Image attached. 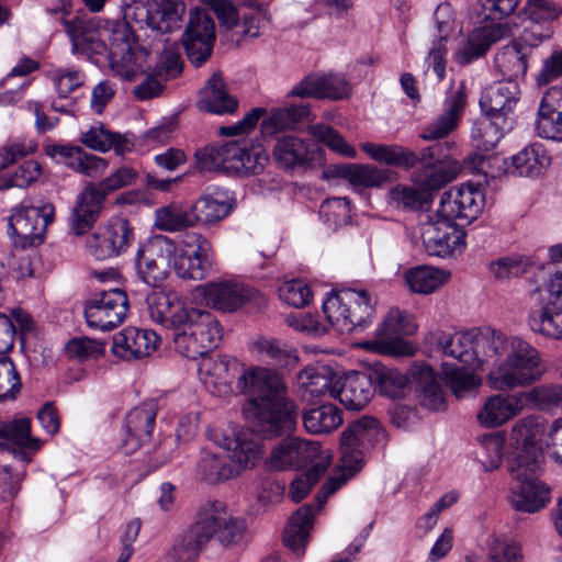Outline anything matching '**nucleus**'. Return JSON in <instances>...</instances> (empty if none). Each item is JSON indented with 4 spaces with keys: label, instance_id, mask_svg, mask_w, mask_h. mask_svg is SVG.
<instances>
[{
    "label": "nucleus",
    "instance_id": "5fc2aeb1",
    "mask_svg": "<svg viewBox=\"0 0 562 562\" xmlns=\"http://www.w3.org/2000/svg\"><path fill=\"white\" fill-rule=\"evenodd\" d=\"M80 142L88 148L101 153L114 149L115 153L123 154L127 148L126 138L120 133L112 132L102 123H95L82 132Z\"/></svg>",
    "mask_w": 562,
    "mask_h": 562
},
{
    "label": "nucleus",
    "instance_id": "c756f323",
    "mask_svg": "<svg viewBox=\"0 0 562 562\" xmlns=\"http://www.w3.org/2000/svg\"><path fill=\"white\" fill-rule=\"evenodd\" d=\"M108 194L100 182L98 184L89 183L82 190L78 195L70 220V228L75 235H81L92 226Z\"/></svg>",
    "mask_w": 562,
    "mask_h": 562
},
{
    "label": "nucleus",
    "instance_id": "680f3d73",
    "mask_svg": "<svg viewBox=\"0 0 562 562\" xmlns=\"http://www.w3.org/2000/svg\"><path fill=\"white\" fill-rule=\"evenodd\" d=\"M525 404L532 403L539 409L562 407V385L542 384L521 392Z\"/></svg>",
    "mask_w": 562,
    "mask_h": 562
},
{
    "label": "nucleus",
    "instance_id": "4d7b16f0",
    "mask_svg": "<svg viewBox=\"0 0 562 562\" xmlns=\"http://www.w3.org/2000/svg\"><path fill=\"white\" fill-rule=\"evenodd\" d=\"M310 108L306 103L289 104L272 110L261 123L262 133L274 135L283 130L292 128L297 122L307 119Z\"/></svg>",
    "mask_w": 562,
    "mask_h": 562
},
{
    "label": "nucleus",
    "instance_id": "f03ea898",
    "mask_svg": "<svg viewBox=\"0 0 562 562\" xmlns=\"http://www.w3.org/2000/svg\"><path fill=\"white\" fill-rule=\"evenodd\" d=\"M237 386L250 396L244 414L252 432L273 438L295 428L296 405L288 396L286 384L277 370L257 366L244 368Z\"/></svg>",
    "mask_w": 562,
    "mask_h": 562
},
{
    "label": "nucleus",
    "instance_id": "69168bd1",
    "mask_svg": "<svg viewBox=\"0 0 562 562\" xmlns=\"http://www.w3.org/2000/svg\"><path fill=\"white\" fill-rule=\"evenodd\" d=\"M319 215L330 229L346 225L350 220V206L347 198H334L322 203Z\"/></svg>",
    "mask_w": 562,
    "mask_h": 562
},
{
    "label": "nucleus",
    "instance_id": "9d476101",
    "mask_svg": "<svg viewBox=\"0 0 562 562\" xmlns=\"http://www.w3.org/2000/svg\"><path fill=\"white\" fill-rule=\"evenodd\" d=\"M55 207L45 203L41 206L20 205L9 217V235L15 246L34 247L43 243L47 226L54 221Z\"/></svg>",
    "mask_w": 562,
    "mask_h": 562
},
{
    "label": "nucleus",
    "instance_id": "7ed1b4c3",
    "mask_svg": "<svg viewBox=\"0 0 562 562\" xmlns=\"http://www.w3.org/2000/svg\"><path fill=\"white\" fill-rule=\"evenodd\" d=\"M146 303L150 319L172 330L175 348L183 357L202 358L217 346L221 326L211 313L186 306L175 293L151 292Z\"/></svg>",
    "mask_w": 562,
    "mask_h": 562
},
{
    "label": "nucleus",
    "instance_id": "37998d69",
    "mask_svg": "<svg viewBox=\"0 0 562 562\" xmlns=\"http://www.w3.org/2000/svg\"><path fill=\"white\" fill-rule=\"evenodd\" d=\"M252 350L259 358L277 368L292 369L299 362L296 349L277 338H260L252 345Z\"/></svg>",
    "mask_w": 562,
    "mask_h": 562
},
{
    "label": "nucleus",
    "instance_id": "20e7f679",
    "mask_svg": "<svg viewBox=\"0 0 562 562\" xmlns=\"http://www.w3.org/2000/svg\"><path fill=\"white\" fill-rule=\"evenodd\" d=\"M217 445L228 452L236 465L224 462L216 452L203 449L196 471L209 483L234 477L239 470L252 467L261 454L260 442L246 432H234L233 437L223 434Z\"/></svg>",
    "mask_w": 562,
    "mask_h": 562
},
{
    "label": "nucleus",
    "instance_id": "c9c22d12",
    "mask_svg": "<svg viewBox=\"0 0 562 562\" xmlns=\"http://www.w3.org/2000/svg\"><path fill=\"white\" fill-rule=\"evenodd\" d=\"M196 106L200 111L223 115L234 113L238 101L227 92L221 72H214L200 90Z\"/></svg>",
    "mask_w": 562,
    "mask_h": 562
},
{
    "label": "nucleus",
    "instance_id": "473e14b6",
    "mask_svg": "<svg viewBox=\"0 0 562 562\" xmlns=\"http://www.w3.org/2000/svg\"><path fill=\"white\" fill-rule=\"evenodd\" d=\"M272 156L284 169L310 166L317 156L315 144L295 136L279 137L274 144Z\"/></svg>",
    "mask_w": 562,
    "mask_h": 562
},
{
    "label": "nucleus",
    "instance_id": "aec40b11",
    "mask_svg": "<svg viewBox=\"0 0 562 562\" xmlns=\"http://www.w3.org/2000/svg\"><path fill=\"white\" fill-rule=\"evenodd\" d=\"M476 329L454 334L436 330L426 336V341L430 346H435L443 355L458 360L464 367L471 369L482 368L484 363L481 352L476 347Z\"/></svg>",
    "mask_w": 562,
    "mask_h": 562
},
{
    "label": "nucleus",
    "instance_id": "f3484780",
    "mask_svg": "<svg viewBox=\"0 0 562 562\" xmlns=\"http://www.w3.org/2000/svg\"><path fill=\"white\" fill-rule=\"evenodd\" d=\"M127 308L125 292L121 289H111L103 291L86 305L85 316L89 327L106 331L123 323Z\"/></svg>",
    "mask_w": 562,
    "mask_h": 562
},
{
    "label": "nucleus",
    "instance_id": "f257e3e1",
    "mask_svg": "<svg viewBox=\"0 0 562 562\" xmlns=\"http://www.w3.org/2000/svg\"><path fill=\"white\" fill-rule=\"evenodd\" d=\"M72 52L85 55L106 54L112 70L124 80L132 81L147 67L148 52L136 45L133 21H112L102 25L95 18L78 14L63 18Z\"/></svg>",
    "mask_w": 562,
    "mask_h": 562
},
{
    "label": "nucleus",
    "instance_id": "b1692460",
    "mask_svg": "<svg viewBox=\"0 0 562 562\" xmlns=\"http://www.w3.org/2000/svg\"><path fill=\"white\" fill-rule=\"evenodd\" d=\"M524 407L521 392L493 394L485 398L476 419L482 427L497 428L518 416Z\"/></svg>",
    "mask_w": 562,
    "mask_h": 562
},
{
    "label": "nucleus",
    "instance_id": "39448f33",
    "mask_svg": "<svg viewBox=\"0 0 562 562\" xmlns=\"http://www.w3.org/2000/svg\"><path fill=\"white\" fill-rule=\"evenodd\" d=\"M519 97L518 81L506 79L494 82L482 92L480 106L491 120L477 122L471 130L477 149L488 151L497 145L503 133L499 132L497 122L492 120L501 116L505 119L517 104Z\"/></svg>",
    "mask_w": 562,
    "mask_h": 562
},
{
    "label": "nucleus",
    "instance_id": "774afa93",
    "mask_svg": "<svg viewBox=\"0 0 562 562\" xmlns=\"http://www.w3.org/2000/svg\"><path fill=\"white\" fill-rule=\"evenodd\" d=\"M49 78L59 98H67L85 82V74L75 68H58L50 72Z\"/></svg>",
    "mask_w": 562,
    "mask_h": 562
},
{
    "label": "nucleus",
    "instance_id": "338daca9",
    "mask_svg": "<svg viewBox=\"0 0 562 562\" xmlns=\"http://www.w3.org/2000/svg\"><path fill=\"white\" fill-rule=\"evenodd\" d=\"M311 135L330 149L350 158L357 156V150L333 127L325 124H315L308 128Z\"/></svg>",
    "mask_w": 562,
    "mask_h": 562
},
{
    "label": "nucleus",
    "instance_id": "0e129e2a",
    "mask_svg": "<svg viewBox=\"0 0 562 562\" xmlns=\"http://www.w3.org/2000/svg\"><path fill=\"white\" fill-rule=\"evenodd\" d=\"M510 346L512 338L507 339L501 331L492 330L486 335H482L477 331L476 347L484 362L487 359L498 358L501 356L507 357Z\"/></svg>",
    "mask_w": 562,
    "mask_h": 562
},
{
    "label": "nucleus",
    "instance_id": "052dcab7",
    "mask_svg": "<svg viewBox=\"0 0 562 562\" xmlns=\"http://www.w3.org/2000/svg\"><path fill=\"white\" fill-rule=\"evenodd\" d=\"M0 438L22 448L32 450L40 448L38 439L31 436V420L26 417L0 424Z\"/></svg>",
    "mask_w": 562,
    "mask_h": 562
},
{
    "label": "nucleus",
    "instance_id": "e433bc0d",
    "mask_svg": "<svg viewBox=\"0 0 562 562\" xmlns=\"http://www.w3.org/2000/svg\"><path fill=\"white\" fill-rule=\"evenodd\" d=\"M199 520L173 540L166 553L167 562H196L210 541V533Z\"/></svg>",
    "mask_w": 562,
    "mask_h": 562
},
{
    "label": "nucleus",
    "instance_id": "a18cd8bd",
    "mask_svg": "<svg viewBox=\"0 0 562 562\" xmlns=\"http://www.w3.org/2000/svg\"><path fill=\"white\" fill-rule=\"evenodd\" d=\"M517 451L508 461L510 475L518 483L539 481L538 474L541 470V452L536 443H529L516 449Z\"/></svg>",
    "mask_w": 562,
    "mask_h": 562
},
{
    "label": "nucleus",
    "instance_id": "a211bd4d",
    "mask_svg": "<svg viewBox=\"0 0 562 562\" xmlns=\"http://www.w3.org/2000/svg\"><path fill=\"white\" fill-rule=\"evenodd\" d=\"M215 42L213 19L202 9L190 13L188 26L182 35V44L191 64L199 67L211 56Z\"/></svg>",
    "mask_w": 562,
    "mask_h": 562
},
{
    "label": "nucleus",
    "instance_id": "bf43d9fd",
    "mask_svg": "<svg viewBox=\"0 0 562 562\" xmlns=\"http://www.w3.org/2000/svg\"><path fill=\"white\" fill-rule=\"evenodd\" d=\"M369 373L372 384L389 397L401 396L409 383V376L395 368L376 366Z\"/></svg>",
    "mask_w": 562,
    "mask_h": 562
},
{
    "label": "nucleus",
    "instance_id": "3c124183",
    "mask_svg": "<svg viewBox=\"0 0 562 562\" xmlns=\"http://www.w3.org/2000/svg\"><path fill=\"white\" fill-rule=\"evenodd\" d=\"M302 422L308 434L325 435L330 434L342 424V416L337 406L323 404L305 411Z\"/></svg>",
    "mask_w": 562,
    "mask_h": 562
},
{
    "label": "nucleus",
    "instance_id": "49530a36",
    "mask_svg": "<svg viewBox=\"0 0 562 562\" xmlns=\"http://www.w3.org/2000/svg\"><path fill=\"white\" fill-rule=\"evenodd\" d=\"M339 378H337L328 367L306 368L299 374L301 385L305 392L312 397L317 398L321 396L329 395L336 398L337 385H339Z\"/></svg>",
    "mask_w": 562,
    "mask_h": 562
},
{
    "label": "nucleus",
    "instance_id": "2f4dec72",
    "mask_svg": "<svg viewBox=\"0 0 562 562\" xmlns=\"http://www.w3.org/2000/svg\"><path fill=\"white\" fill-rule=\"evenodd\" d=\"M536 132L541 138L562 142V89L550 88L542 97Z\"/></svg>",
    "mask_w": 562,
    "mask_h": 562
},
{
    "label": "nucleus",
    "instance_id": "412c9836",
    "mask_svg": "<svg viewBox=\"0 0 562 562\" xmlns=\"http://www.w3.org/2000/svg\"><path fill=\"white\" fill-rule=\"evenodd\" d=\"M422 239L426 251L431 256L447 257L464 244V232L451 218L439 216L422 228Z\"/></svg>",
    "mask_w": 562,
    "mask_h": 562
},
{
    "label": "nucleus",
    "instance_id": "f704fd0d",
    "mask_svg": "<svg viewBox=\"0 0 562 562\" xmlns=\"http://www.w3.org/2000/svg\"><path fill=\"white\" fill-rule=\"evenodd\" d=\"M336 398L350 411L366 407L373 395V384L370 373L351 372L339 378Z\"/></svg>",
    "mask_w": 562,
    "mask_h": 562
},
{
    "label": "nucleus",
    "instance_id": "72a5a7b5",
    "mask_svg": "<svg viewBox=\"0 0 562 562\" xmlns=\"http://www.w3.org/2000/svg\"><path fill=\"white\" fill-rule=\"evenodd\" d=\"M156 411V404L149 402L133 408L127 414L125 423L127 436L123 442L125 453L136 451L143 442L150 439L155 426Z\"/></svg>",
    "mask_w": 562,
    "mask_h": 562
},
{
    "label": "nucleus",
    "instance_id": "0eeeda50",
    "mask_svg": "<svg viewBox=\"0 0 562 562\" xmlns=\"http://www.w3.org/2000/svg\"><path fill=\"white\" fill-rule=\"evenodd\" d=\"M323 312L337 331L349 334L371 323L374 304L366 291L346 289L328 295L323 302Z\"/></svg>",
    "mask_w": 562,
    "mask_h": 562
},
{
    "label": "nucleus",
    "instance_id": "2eb2a0df",
    "mask_svg": "<svg viewBox=\"0 0 562 562\" xmlns=\"http://www.w3.org/2000/svg\"><path fill=\"white\" fill-rule=\"evenodd\" d=\"M199 522L210 533V540L215 537L223 546L239 543L247 528L245 520L229 515L220 501H207L202 505Z\"/></svg>",
    "mask_w": 562,
    "mask_h": 562
},
{
    "label": "nucleus",
    "instance_id": "393cba45",
    "mask_svg": "<svg viewBox=\"0 0 562 562\" xmlns=\"http://www.w3.org/2000/svg\"><path fill=\"white\" fill-rule=\"evenodd\" d=\"M207 305L221 312H235L250 301L255 292L251 288L233 280L212 281L202 286Z\"/></svg>",
    "mask_w": 562,
    "mask_h": 562
},
{
    "label": "nucleus",
    "instance_id": "a878e982",
    "mask_svg": "<svg viewBox=\"0 0 562 562\" xmlns=\"http://www.w3.org/2000/svg\"><path fill=\"white\" fill-rule=\"evenodd\" d=\"M513 36L507 23L490 24L474 29L464 44L456 52L460 65H468L486 54L496 42Z\"/></svg>",
    "mask_w": 562,
    "mask_h": 562
},
{
    "label": "nucleus",
    "instance_id": "f8f14e48",
    "mask_svg": "<svg viewBox=\"0 0 562 562\" xmlns=\"http://www.w3.org/2000/svg\"><path fill=\"white\" fill-rule=\"evenodd\" d=\"M453 149V143L443 142L420 151L417 164L425 169L420 183L426 189L438 190L457 178L460 166L451 158Z\"/></svg>",
    "mask_w": 562,
    "mask_h": 562
},
{
    "label": "nucleus",
    "instance_id": "9b49d317",
    "mask_svg": "<svg viewBox=\"0 0 562 562\" xmlns=\"http://www.w3.org/2000/svg\"><path fill=\"white\" fill-rule=\"evenodd\" d=\"M412 333L409 316L400 310H391L385 321L376 329V337L364 341L362 346L364 349L380 355L412 356L415 348L402 338L403 335Z\"/></svg>",
    "mask_w": 562,
    "mask_h": 562
},
{
    "label": "nucleus",
    "instance_id": "4468645a",
    "mask_svg": "<svg viewBox=\"0 0 562 562\" xmlns=\"http://www.w3.org/2000/svg\"><path fill=\"white\" fill-rule=\"evenodd\" d=\"M134 241V231L126 218H113L99 226L88 236L86 245L89 254L98 260L110 259L125 252Z\"/></svg>",
    "mask_w": 562,
    "mask_h": 562
},
{
    "label": "nucleus",
    "instance_id": "5701e85b",
    "mask_svg": "<svg viewBox=\"0 0 562 562\" xmlns=\"http://www.w3.org/2000/svg\"><path fill=\"white\" fill-rule=\"evenodd\" d=\"M319 453L318 442L292 437L272 450L267 465L273 471L300 469L313 462Z\"/></svg>",
    "mask_w": 562,
    "mask_h": 562
},
{
    "label": "nucleus",
    "instance_id": "a19ab883",
    "mask_svg": "<svg viewBox=\"0 0 562 562\" xmlns=\"http://www.w3.org/2000/svg\"><path fill=\"white\" fill-rule=\"evenodd\" d=\"M530 54L528 45H522L515 40L496 54L495 67L504 76V79L517 81L527 72Z\"/></svg>",
    "mask_w": 562,
    "mask_h": 562
},
{
    "label": "nucleus",
    "instance_id": "8fccbe9b",
    "mask_svg": "<svg viewBox=\"0 0 562 562\" xmlns=\"http://www.w3.org/2000/svg\"><path fill=\"white\" fill-rule=\"evenodd\" d=\"M336 175L357 189L379 188L387 180V171L374 165H339Z\"/></svg>",
    "mask_w": 562,
    "mask_h": 562
},
{
    "label": "nucleus",
    "instance_id": "4be33fe9",
    "mask_svg": "<svg viewBox=\"0 0 562 562\" xmlns=\"http://www.w3.org/2000/svg\"><path fill=\"white\" fill-rule=\"evenodd\" d=\"M239 370L240 364L234 358L205 355L199 363L198 374L210 393L225 396L232 393V383Z\"/></svg>",
    "mask_w": 562,
    "mask_h": 562
},
{
    "label": "nucleus",
    "instance_id": "bb28decb",
    "mask_svg": "<svg viewBox=\"0 0 562 562\" xmlns=\"http://www.w3.org/2000/svg\"><path fill=\"white\" fill-rule=\"evenodd\" d=\"M44 151L74 171L91 178L103 175L108 167L104 158L87 153L80 146L49 144Z\"/></svg>",
    "mask_w": 562,
    "mask_h": 562
},
{
    "label": "nucleus",
    "instance_id": "603ef678",
    "mask_svg": "<svg viewBox=\"0 0 562 562\" xmlns=\"http://www.w3.org/2000/svg\"><path fill=\"white\" fill-rule=\"evenodd\" d=\"M196 225L192 207L181 203H170L155 211V226L164 232H180Z\"/></svg>",
    "mask_w": 562,
    "mask_h": 562
},
{
    "label": "nucleus",
    "instance_id": "6ab92c4d",
    "mask_svg": "<svg viewBox=\"0 0 562 562\" xmlns=\"http://www.w3.org/2000/svg\"><path fill=\"white\" fill-rule=\"evenodd\" d=\"M224 171L240 176L258 175L263 171L269 157L266 149L247 138L227 140L221 144Z\"/></svg>",
    "mask_w": 562,
    "mask_h": 562
},
{
    "label": "nucleus",
    "instance_id": "6e6552de",
    "mask_svg": "<svg viewBox=\"0 0 562 562\" xmlns=\"http://www.w3.org/2000/svg\"><path fill=\"white\" fill-rule=\"evenodd\" d=\"M171 268L177 277L201 281L213 267L214 251L211 241L202 234L191 232L179 239L168 237Z\"/></svg>",
    "mask_w": 562,
    "mask_h": 562
},
{
    "label": "nucleus",
    "instance_id": "e2e57ef3",
    "mask_svg": "<svg viewBox=\"0 0 562 562\" xmlns=\"http://www.w3.org/2000/svg\"><path fill=\"white\" fill-rule=\"evenodd\" d=\"M442 371L447 384L457 397H463L481 384V380L467 368L445 363Z\"/></svg>",
    "mask_w": 562,
    "mask_h": 562
},
{
    "label": "nucleus",
    "instance_id": "de8ad7c7",
    "mask_svg": "<svg viewBox=\"0 0 562 562\" xmlns=\"http://www.w3.org/2000/svg\"><path fill=\"white\" fill-rule=\"evenodd\" d=\"M345 440L362 446L383 445L386 442V431L380 422L371 416H362L352 422L341 434Z\"/></svg>",
    "mask_w": 562,
    "mask_h": 562
},
{
    "label": "nucleus",
    "instance_id": "58836bf2",
    "mask_svg": "<svg viewBox=\"0 0 562 562\" xmlns=\"http://www.w3.org/2000/svg\"><path fill=\"white\" fill-rule=\"evenodd\" d=\"M551 165V157L540 143L526 146L510 158L506 170L517 177H538Z\"/></svg>",
    "mask_w": 562,
    "mask_h": 562
},
{
    "label": "nucleus",
    "instance_id": "6e6d98bb",
    "mask_svg": "<svg viewBox=\"0 0 562 562\" xmlns=\"http://www.w3.org/2000/svg\"><path fill=\"white\" fill-rule=\"evenodd\" d=\"M404 279L412 292L429 294L450 279V272L430 266H418L408 269Z\"/></svg>",
    "mask_w": 562,
    "mask_h": 562
},
{
    "label": "nucleus",
    "instance_id": "4c0bfd02",
    "mask_svg": "<svg viewBox=\"0 0 562 562\" xmlns=\"http://www.w3.org/2000/svg\"><path fill=\"white\" fill-rule=\"evenodd\" d=\"M436 27L439 34L438 42L430 49L427 61L432 66V70L439 80H442L446 75V59L447 49L445 43L453 31V13L451 7L447 3H441L435 11Z\"/></svg>",
    "mask_w": 562,
    "mask_h": 562
},
{
    "label": "nucleus",
    "instance_id": "79ce46f5",
    "mask_svg": "<svg viewBox=\"0 0 562 562\" xmlns=\"http://www.w3.org/2000/svg\"><path fill=\"white\" fill-rule=\"evenodd\" d=\"M411 375L422 391V404L431 411L445 409V393L430 366L415 363L411 369Z\"/></svg>",
    "mask_w": 562,
    "mask_h": 562
},
{
    "label": "nucleus",
    "instance_id": "ea45409f",
    "mask_svg": "<svg viewBox=\"0 0 562 562\" xmlns=\"http://www.w3.org/2000/svg\"><path fill=\"white\" fill-rule=\"evenodd\" d=\"M360 147L372 160L391 167L409 169L418 162L416 153L397 144L366 142Z\"/></svg>",
    "mask_w": 562,
    "mask_h": 562
},
{
    "label": "nucleus",
    "instance_id": "dca6fc26",
    "mask_svg": "<svg viewBox=\"0 0 562 562\" xmlns=\"http://www.w3.org/2000/svg\"><path fill=\"white\" fill-rule=\"evenodd\" d=\"M485 194L481 184L471 182L453 187L443 192L440 199L438 215L470 223L483 211Z\"/></svg>",
    "mask_w": 562,
    "mask_h": 562
},
{
    "label": "nucleus",
    "instance_id": "cd10ccee",
    "mask_svg": "<svg viewBox=\"0 0 562 562\" xmlns=\"http://www.w3.org/2000/svg\"><path fill=\"white\" fill-rule=\"evenodd\" d=\"M158 341L154 330L127 327L114 335L111 349L116 357L133 360L150 356Z\"/></svg>",
    "mask_w": 562,
    "mask_h": 562
},
{
    "label": "nucleus",
    "instance_id": "09e8293b",
    "mask_svg": "<svg viewBox=\"0 0 562 562\" xmlns=\"http://www.w3.org/2000/svg\"><path fill=\"white\" fill-rule=\"evenodd\" d=\"M312 522V508L310 506H302L293 514L285 528L284 543L299 557L304 554Z\"/></svg>",
    "mask_w": 562,
    "mask_h": 562
},
{
    "label": "nucleus",
    "instance_id": "13d9d810",
    "mask_svg": "<svg viewBox=\"0 0 562 562\" xmlns=\"http://www.w3.org/2000/svg\"><path fill=\"white\" fill-rule=\"evenodd\" d=\"M191 207L196 217V224L203 225L214 224L231 212V205L226 202L225 193L222 191L203 194Z\"/></svg>",
    "mask_w": 562,
    "mask_h": 562
},
{
    "label": "nucleus",
    "instance_id": "ddd939ff",
    "mask_svg": "<svg viewBox=\"0 0 562 562\" xmlns=\"http://www.w3.org/2000/svg\"><path fill=\"white\" fill-rule=\"evenodd\" d=\"M167 236H155L142 244L136 252L135 267L137 276L147 285L159 288L168 278L171 268Z\"/></svg>",
    "mask_w": 562,
    "mask_h": 562
},
{
    "label": "nucleus",
    "instance_id": "c03bdc74",
    "mask_svg": "<svg viewBox=\"0 0 562 562\" xmlns=\"http://www.w3.org/2000/svg\"><path fill=\"white\" fill-rule=\"evenodd\" d=\"M550 502V488L541 481L518 483L513 490L510 503L516 510L533 514Z\"/></svg>",
    "mask_w": 562,
    "mask_h": 562
},
{
    "label": "nucleus",
    "instance_id": "864d4df0",
    "mask_svg": "<svg viewBox=\"0 0 562 562\" xmlns=\"http://www.w3.org/2000/svg\"><path fill=\"white\" fill-rule=\"evenodd\" d=\"M530 328L542 336L562 339V305L549 301L529 316Z\"/></svg>",
    "mask_w": 562,
    "mask_h": 562
},
{
    "label": "nucleus",
    "instance_id": "423d86ee",
    "mask_svg": "<svg viewBox=\"0 0 562 562\" xmlns=\"http://www.w3.org/2000/svg\"><path fill=\"white\" fill-rule=\"evenodd\" d=\"M544 371L538 349L519 337H512L507 357L490 373V378L509 389L526 387L538 382Z\"/></svg>",
    "mask_w": 562,
    "mask_h": 562
},
{
    "label": "nucleus",
    "instance_id": "1a4fd4ad",
    "mask_svg": "<svg viewBox=\"0 0 562 562\" xmlns=\"http://www.w3.org/2000/svg\"><path fill=\"white\" fill-rule=\"evenodd\" d=\"M123 19L139 30L149 29L161 37L181 27L186 13L182 0H122Z\"/></svg>",
    "mask_w": 562,
    "mask_h": 562
},
{
    "label": "nucleus",
    "instance_id": "7c9ffc66",
    "mask_svg": "<svg viewBox=\"0 0 562 562\" xmlns=\"http://www.w3.org/2000/svg\"><path fill=\"white\" fill-rule=\"evenodd\" d=\"M350 89L347 81L338 76H306L296 83L289 92L288 97H297L301 99L316 98L341 100L348 98Z\"/></svg>",
    "mask_w": 562,
    "mask_h": 562
},
{
    "label": "nucleus",
    "instance_id": "c85d7f7f",
    "mask_svg": "<svg viewBox=\"0 0 562 562\" xmlns=\"http://www.w3.org/2000/svg\"><path fill=\"white\" fill-rule=\"evenodd\" d=\"M467 95L463 86L450 90L443 101V112L422 132L425 140L440 139L453 132L464 112Z\"/></svg>",
    "mask_w": 562,
    "mask_h": 562
}]
</instances>
